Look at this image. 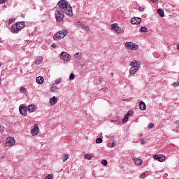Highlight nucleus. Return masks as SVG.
I'll use <instances>...</instances> for the list:
<instances>
[{
	"mask_svg": "<svg viewBox=\"0 0 179 179\" xmlns=\"http://www.w3.org/2000/svg\"><path fill=\"white\" fill-rule=\"evenodd\" d=\"M59 9V10H62L64 12L66 16L69 17H72L73 16V11L72 10V7L68 4V2L65 0L59 1L57 3Z\"/></svg>",
	"mask_w": 179,
	"mask_h": 179,
	"instance_id": "nucleus-1",
	"label": "nucleus"
},
{
	"mask_svg": "<svg viewBox=\"0 0 179 179\" xmlns=\"http://www.w3.org/2000/svg\"><path fill=\"white\" fill-rule=\"evenodd\" d=\"M130 66H131L129 71L130 75H135V73L139 71V68L141 67V62H138L134 59L131 62Z\"/></svg>",
	"mask_w": 179,
	"mask_h": 179,
	"instance_id": "nucleus-2",
	"label": "nucleus"
},
{
	"mask_svg": "<svg viewBox=\"0 0 179 179\" xmlns=\"http://www.w3.org/2000/svg\"><path fill=\"white\" fill-rule=\"evenodd\" d=\"M24 22H18L13 24L10 28L11 33H19L24 27Z\"/></svg>",
	"mask_w": 179,
	"mask_h": 179,
	"instance_id": "nucleus-3",
	"label": "nucleus"
},
{
	"mask_svg": "<svg viewBox=\"0 0 179 179\" xmlns=\"http://www.w3.org/2000/svg\"><path fill=\"white\" fill-rule=\"evenodd\" d=\"M68 34V31L66 30H62L56 33L53 36V40L57 41V40H61L65 37Z\"/></svg>",
	"mask_w": 179,
	"mask_h": 179,
	"instance_id": "nucleus-4",
	"label": "nucleus"
},
{
	"mask_svg": "<svg viewBox=\"0 0 179 179\" xmlns=\"http://www.w3.org/2000/svg\"><path fill=\"white\" fill-rule=\"evenodd\" d=\"M124 45L126 48H128V50H131V51H136V50L139 48V46L133 42H127Z\"/></svg>",
	"mask_w": 179,
	"mask_h": 179,
	"instance_id": "nucleus-5",
	"label": "nucleus"
},
{
	"mask_svg": "<svg viewBox=\"0 0 179 179\" xmlns=\"http://www.w3.org/2000/svg\"><path fill=\"white\" fill-rule=\"evenodd\" d=\"M64 13H65V12L61 10H57L55 11V16L57 22H62V20H64Z\"/></svg>",
	"mask_w": 179,
	"mask_h": 179,
	"instance_id": "nucleus-6",
	"label": "nucleus"
},
{
	"mask_svg": "<svg viewBox=\"0 0 179 179\" xmlns=\"http://www.w3.org/2000/svg\"><path fill=\"white\" fill-rule=\"evenodd\" d=\"M60 58L64 61V62L71 61V55H69V54H68L66 52H62L60 55Z\"/></svg>",
	"mask_w": 179,
	"mask_h": 179,
	"instance_id": "nucleus-7",
	"label": "nucleus"
},
{
	"mask_svg": "<svg viewBox=\"0 0 179 179\" xmlns=\"http://www.w3.org/2000/svg\"><path fill=\"white\" fill-rule=\"evenodd\" d=\"M16 141H15V138L13 137H8L6 140V146H13L15 145V143Z\"/></svg>",
	"mask_w": 179,
	"mask_h": 179,
	"instance_id": "nucleus-8",
	"label": "nucleus"
},
{
	"mask_svg": "<svg viewBox=\"0 0 179 179\" xmlns=\"http://www.w3.org/2000/svg\"><path fill=\"white\" fill-rule=\"evenodd\" d=\"M111 29L112 30H114V31H115V33H117V34H120L121 31H122L121 27L118 26V24H112Z\"/></svg>",
	"mask_w": 179,
	"mask_h": 179,
	"instance_id": "nucleus-9",
	"label": "nucleus"
},
{
	"mask_svg": "<svg viewBox=\"0 0 179 179\" xmlns=\"http://www.w3.org/2000/svg\"><path fill=\"white\" fill-rule=\"evenodd\" d=\"M39 132H40V129L38 128V124H35L34 129L31 131L32 136H36V135H38Z\"/></svg>",
	"mask_w": 179,
	"mask_h": 179,
	"instance_id": "nucleus-10",
	"label": "nucleus"
},
{
	"mask_svg": "<svg viewBox=\"0 0 179 179\" xmlns=\"http://www.w3.org/2000/svg\"><path fill=\"white\" fill-rule=\"evenodd\" d=\"M155 160H157L158 162H160L161 163H163V162H166V157L164 155H156L154 156Z\"/></svg>",
	"mask_w": 179,
	"mask_h": 179,
	"instance_id": "nucleus-11",
	"label": "nucleus"
},
{
	"mask_svg": "<svg viewBox=\"0 0 179 179\" xmlns=\"http://www.w3.org/2000/svg\"><path fill=\"white\" fill-rule=\"evenodd\" d=\"M20 113L22 115H27V106H20L19 108Z\"/></svg>",
	"mask_w": 179,
	"mask_h": 179,
	"instance_id": "nucleus-12",
	"label": "nucleus"
},
{
	"mask_svg": "<svg viewBox=\"0 0 179 179\" xmlns=\"http://www.w3.org/2000/svg\"><path fill=\"white\" fill-rule=\"evenodd\" d=\"M141 22H142V19H141L140 17H133L131 20V24H141Z\"/></svg>",
	"mask_w": 179,
	"mask_h": 179,
	"instance_id": "nucleus-13",
	"label": "nucleus"
},
{
	"mask_svg": "<svg viewBox=\"0 0 179 179\" xmlns=\"http://www.w3.org/2000/svg\"><path fill=\"white\" fill-rule=\"evenodd\" d=\"M49 103L50 106H55V104L58 103V98H57L56 96H53L52 98H50Z\"/></svg>",
	"mask_w": 179,
	"mask_h": 179,
	"instance_id": "nucleus-14",
	"label": "nucleus"
},
{
	"mask_svg": "<svg viewBox=\"0 0 179 179\" xmlns=\"http://www.w3.org/2000/svg\"><path fill=\"white\" fill-rule=\"evenodd\" d=\"M133 162H134L136 166H142V163H143V161H142V159L139 158H134Z\"/></svg>",
	"mask_w": 179,
	"mask_h": 179,
	"instance_id": "nucleus-15",
	"label": "nucleus"
},
{
	"mask_svg": "<svg viewBox=\"0 0 179 179\" xmlns=\"http://www.w3.org/2000/svg\"><path fill=\"white\" fill-rule=\"evenodd\" d=\"M139 107L140 110H141L142 111H145V110H146V104L142 101H141L139 103Z\"/></svg>",
	"mask_w": 179,
	"mask_h": 179,
	"instance_id": "nucleus-16",
	"label": "nucleus"
},
{
	"mask_svg": "<svg viewBox=\"0 0 179 179\" xmlns=\"http://www.w3.org/2000/svg\"><path fill=\"white\" fill-rule=\"evenodd\" d=\"M36 83L38 85H43L44 83V78L42 76H38L36 78Z\"/></svg>",
	"mask_w": 179,
	"mask_h": 179,
	"instance_id": "nucleus-17",
	"label": "nucleus"
},
{
	"mask_svg": "<svg viewBox=\"0 0 179 179\" xmlns=\"http://www.w3.org/2000/svg\"><path fill=\"white\" fill-rule=\"evenodd\" d=\"M35 110H36V106H34V105H29L28 106L27 110L29 111V113H33L34 112Z\"/></svg>",
	"mask_w": 179,
	"mask_h": 179,
	"instance_id": "nucleus-18",
	"label": "nucleus"
},
{
	"mask_svg": "<svg viewBox=\"0 0 179 179\" xmlns=\"http://www.w3.org/2000/svg\"><path fill=\"white\" fill-rule=\"evenodd\" d=\"M41 62H43V57L40 56L36 59L35 64L36 65H40Z\"/></svg>",
	"mask_w": 179,
	"mask_h": 179,
	"instance_id": "nucleus-19",
	"label": "nucleus"
},
{
	"mask_svg": "<svg viewBox=\"0 0 179 179\" xmlns=\"http://www.w3.org/2000/svg\"><path fill=\"white\" fill-rule=\"evenodd\" d=\"M50 92L52 93H57V92H58V88L53 84L50 87Z\"/></svg>",
	"mask_w": 179,
	"mask_h": 179,
	"instance_id": "nucleus-20",
	"label": "nucleus"
},
{
	"mask_svg": "<svg viewBox=\"0 0 179 179\" xmlns=\"http://www.w3.org/2000/svg\"><path fill=\"white\" fill-rule=\"evenodd\" d=\"M82 52H77L74 55V58H76V59H82Z\"/></svg>",
	"mask_w": 179,
	"mask_h": 179,
	"instance_id": "nucleus-21",
	"label": "nucleus"
},
{
	"mask_svg": "<svg viewBox=\"0 0 179 179\" xmlns=\"http://www.w3.org/2000/svg\"><path fill=\"white\" fill-rule=\"evenodd\" d=\"M157 12L161 17H164V11L162 8L158 9Z\"/></svg>",
	"mask_w": 179,
	"mask_h": 179,
	"instance_id": "nucleus-22",
	"label": "nucleus"
},
{
	"mask_svg": "<svg viewBox=\"0 0 179 179\" xmlns=\"http://www.w3.org/2000/svg\"><path fill=\"white\" fill-rule=\"evenodd\" d=\"M76 27L83 29V27H85V24H83V23H82L80 21H78L76 22Z\"/></svg>",
	"mask_w": 179,
	"mask_h": 179,
	"instance_id": "nucleus-23",
	"label": "nucleus"
},
{
	"mask_svg": "<svg viewBox=\"0 0 179 179\" xmlns=\"http://www.w3.org/2000/svg\"><path fill=\"white\" fill-rule=\"evenodd\" d=\"M68 159H69V155H68V154H64L62 156V160L64 162H66V160H68Z\"/></svg>",
	"mask_w": 179,
	"mask_h": 179,
	"instance_id": "nucleus-24",
	"label": "nucleus"
},
{
	"mask_svg": "<svg viewBox=\"0 0 179 179\" xmlns=\"http://www.w3.org/2000/svg\"><path fill=\"white\" fill-rule=\"evenodd\" d=\"M84 157L87 160H92V159H93V157L92 155H89V154H85Z\"/></svg>",
	"mask_w": 179,
	"mask_h": 179,
	"instance_id": "nucleus-25",
	"label": "nucleus"
},
{
	"mask_svg": "<svg viewBox=\"0 0 179 179\" xmlns=\"http://www.w3.org/2000/svg\"><path fill=\"white\" fill-rule=\"evenodd\" d=\"M140 31L141 33H148V28H146L145 27H142L140 29Z\"/></svg>",
	"mask_w": 179,
	"mask_h": 179,
	"instance_id": "nucleus-26",
	"label": "nucleus"
},
{
	"mask_svg": "<svg viewBox=\"0 0 179 179\" xmlns=\"http://www.w3.org/2000/svg\"><path fill=\"white\" fill-rule=\"evenodd\" d=\"M129 115H127V114L124 115V119H123V120H122V122L124 123V124H125V122H128V118H129Z\"/></svg>",
	"mask_w": 179,
	"mask_h": 179,
	"instance_id": "nucleus-27",
	"label": "nucleus"
},
{
	"mask_svg": "<svg viewBox=\"0 0 179 179\" xmlns=\"http://www.w3.org/2000/svg\"><path fill=\"white\" fill-rule=\"evenodd\" d=\"M61 82H62V78H59L55 80V85H59V83H61Z\"/></svg>",
	"mask_w": 179,
	"mask_h": 179,
	"instance_id": "nucleus-28",
	"label": "nucleus"
},
{
	"mask_svg": "<svg viewBox=\"0 0 179 179\" xmlns=\"http://www.w3.org/2000/svg\"><path fill=\"white\" fill-rule=\"evenodd\" d=\"M103 142L102 138H98L96 139V143H101Z\"/></svg>",
	"mask_w": 179,
	"mask_h": 179,
	"instance_id": "nucleus-29",
	"label": "nucleus"
},
{
	"mask_svg": "<svg viewBox=\"0 0 179 179\" xmlns=\"http://www.w3.org/2000/svg\"><path fill=\"white\" fill-rule=\"evenodd\" d=\"M75 79V74L71 73L69 77V80H73Z\"/></svg>",
	"mask_w": 179,
	"mask_h": 179,
	"instance_id": "nucleus-30",
	"label": "nucleus"
},
{
	"mask_svg": "<svg viewBox=\"0 0 179 179\" xmlns=\"http://www.w3.org/2000/svg\"><path fill=\"white\" fill-rule=\"evenodd\" d=\"M20 92H21L22 93H26V88H24V87H21Z\"/></svg>",
	"mask_w": 179,
	"mask_h": 179,
	"instance_id": "nucleus-31",
	"label": "nucleus"
},
{
	"mask_svg": "<svg viewBox=\"0 0 179 179\" xmlns=\"http://www.w3.org/2000/svg\"><path fill=\"white\" fill-rule=\"evenodd\" d=\"M83 29H84L85 31H89L90 30V28H89L88 26H85V25L84 27H83Z\"/></svg>",
	"mask_w": 179,
	"mask_h": 179,
	"instance_id": "nucleus-32",
	"label": "nucleus"
},
{
	"mask_svg": "<svg viewBox=\"0 0 179 179\" xmlns=\"http://www.w3.org/2000/svg\"><path fill=\"white\" fill-rule=\"evenodd\" d=\"M52 178H54V176H52V174H49L45 178V179H52Z\"/></svg>",
	"mask_w": 179,
	"mask_h": 179,
	"instance_id": "nucleus-33",
	"label": "nucleus"
},
{
	"mask_svg": "<svg viewBox=\"0 0 179 179\" xmlns=\"http://www.w3.org/2000/svg\"><path fill=\"white\" fill-rule=\"evenodd\" d=\"M107 160L103 159L101 161V164H103V166H107Z\"/></svg>",
	"mask_w": 179,
	"mask_h": 179,
	"instance_id": "nucleus-34",
	"label": "nucleus"
},
{
	"mask_svg": "<svg viewBox=\"0 0 179 179\" xmlns=\"http://www.w3.org/2000/svg\"><path fill=\"white\" fill-rule=\"evenodd\" d=\"M173 86H174V87H178V86H179V81H178L176 83H173Z\"/></svg>",
	"mask_w": 179,
	"mask_h": 179,
	"instance_id": "nucleus-35",
	"label": "nucleus"
},
{
	"mask_svg": "<svg viewBox=\"0 0 179 179\" xmlns=\"http://www.w3.org/2000/svg\"><path fill=\"white\" fill-rule=\"evenodd\" d=\"M132 114H134V111L129 110L126 115H127L129 117V115H132Z\"/></svg>",
	"mask_w": 179,
	"mask_h": 179,
	"instance_id": "nucleus-36",
	"label": "nucleus"
},
{
	"mask_svg": "<svg viewBox=\"0 0 179 179\" xmlns=\"http://www.w3.org/2000/svg\"><path fill=\"white\" fill-rule=\"evenodd\" d=\"M148 128H150V129H152V128H155V124L150 123L148 126Z\"/></svg>",
	"mask_w": 179,
	"mask_h": 179,
	"instance_id": "nucleus-37",
	"label": "nucleus"
},
{
	"mask_svg": "<svg viewBox=\"0 0 179 179\" xmlns=\"http://www.w3.org/2000/svg\"><path fill=\"white\" fill-rule=\"evenodd\" d=\"M140 178H141V179L146 178V174H145V173L141 174L140 176Z\"/></svg>",
	"mask_w": 179,
	"mask_h": 179,
	"instance_id": "nucleus-38",
	"label": "nucleus"
},
{
	"mask_svg": "<svg viewBox=\"0 0 179 179\" xmlns=\"http://www.w3.org/2000/svg\"><path fill=\"white\" fill-rule=\"evenodd\" d=\"M115 141H113L109 146H110V148H114L115 146Z\"/></svg>",
	"mask_w": 179,
	"mask_h": 179,
	"instance_id": "nucleus-39",
	"label": "nucleus"
},
{
	"mask_svg": "<svg viewBox=\"0 0 179 179\" xmlns=\"http://www.w3.org/2000/svg\"><path fill=\"white\" fill-rule=\"evenodd\" d=\"M15 22V19H10L8 21L9 24H11V23H13Z\"/></svg>",
	"mask_w": 179,
	"mask_h": 179,
	"instance_id": "nucleus-40",
	"label": "nucleus"
},
{
	"mask_svg": "<svg viewBox=\"0 0 179 179\" xmlns=\"http://www.w3.org/2000/svg\"><path fill=\"white\" fill-rule=\"evenodd\" d=\"M139 10L140 12H145V8L140 7Z\"/></svg>",
	"mask_w": 179,
	"mask_h": 179,
	"instance_id": "nucleus-41",
	"label": "nucleus"
},
{
	"mask_svg": "<svg viewBox=\"0 0 179 179\" xmlns=\"http://www.w3.org/2000/svg\"><path fill=\"white\" fill-rule=\"evenodd\" d=\"M5 2H8V0H0V3H5Z\"/></svg>",
	"mask_w": 179,
	"mask_h": 179,
	"instance_id": "nucleus-42",
	"label": "nucleus"
},
{
	"mask_svg": "<svg viewBox=\"0 0 179 179\" xmlns=\"http://www.w3.org/2000/svg\"><path fill=\"white\" fill-rule=\"evenodd\" d=\"M53 48H57V45L55 43L52 44Z\"/></svg>",
	"mask_w": 179,
	"mask_h": 179,
	"instance_id": "nucleus-43",
	"label": "nucleus"
},
{
	"mask_svg": "<svg viewBox=\"0 0 179 179\" xmlns=\"http://www.w3.org/2000/svg\"><path fill=\"white\" fill-rule=\"evenodd\" d=\"M176 124H177L178 128H179V120L176 122Z\"/></svg>",
	"mask_w": 179,
	"mask_h": 179,
	"instance_id": "nucleus-44",
	"label": "nucleus"
},
{
	"mask_svg": "<svg viewBox=\"0 0 179 179\" xmlns=\"http://www.w3.org/2000/svg\"><path fill=\"white\" fill-rule=\"evenodd\" d=\"M152 1V2H157V1H159V0H151Z\"/></svg>",
	"mask_w": 179,
	"mask_h": 179,
	"instance_id": "nucleus-45",
	"label": "nucleus"
},
{
	"mask_svg": "<svg viewBox=\"0 0 179 179\" xmlns=\"http://www.w3.org/2000/svg\"><path fill=\"white\" fill-rule=\"evenodd\" d=\"M10 179H16L15 177H11Z\"/></svg>",
	"mask_w": 179,
	"mask_h": 179,
	"instance_id": "nucleus-46",
	"label": "nucleus"
},
{
	"mask_svg": "<svg viewBox=\"0 0 179 179\" xmlns=\"http://www.w3.org/2000/svg\"><path fill=\"white\" fill-rule=\"evenodd\" d=\"M24 16V15L22 14V15H21V17H23Z\"/></svg>",
	"mask_w": 179,
	"mask_h": 179,
	"instance_id": "nucleus-47",
	"label": "nucleus"
},
{
	"mask_svg": "<svg viewBox=\"0 0 179 179\" xmlns=\"http://www.w3.org/2000/svg\"><path fill=\"white\" fill-rule=\"evenodd\" d=\"M1 132H3V129L1 130Z\"/></svg>",
	"mask_w": 179,
	"mask_h": 179,
	"instance_id": "nucleus-48",
	"label": "nucleus"
},
{
	"mask_svg": "<svg viewBox=\"0 0 179 179\" xmlns=\"http://www.w3.org/2000/svg\"><path fill=\"white\" fill-rule=\"evenodd\" d=\"M111 75H114V73H111Z\"/></svg>",
	"mask_w": 179,
	"mask_h": 179,
	"instance_id": "nucleus-49",
	"label": "nucleus"
},
{
	"mask_svg": "<svg viewBox=\"0 0 179 179\" xmlns=\"http://www.w3.org/2000/svg\"><path fill=\"white\" fill-rule=\"evenodd\" d=\"M0 84H1V78H0Z\"/></svg>",
	"mask_w": 179,
	"mask_h": 179,
	"instance_id": "nucleus-50",
	"label": "nucleus"
},
{
	"mask_svg": "<svg viewBox=\"0 0 179 179\" xmlns=\"http://www.w3.org/2000/svg\"><path fill=\"white\" fill-rule=\"evenodd\" d=\"M1 66V64H0V66Z\"/></svg>",
	"mask_w": 179,
	"mask_h": 179,
	"instance_id": "nucleus-51",
	"label": "nucleus"
},
{
	"mask_svg": "<svg viewBox=\"0 0 179 179\" xmlns=\"http://www.w3.org/2000/svg\"><path fill=\"white\" fill-rule=\"evenodd\" d=\"M0 128H1V126H0Z\"/></svg>",
	"mask_w": 179,
	"mask_h": 179,
	"instance_id": "nucleus-52",
	"label": "nucleus"
}]
</instances>
